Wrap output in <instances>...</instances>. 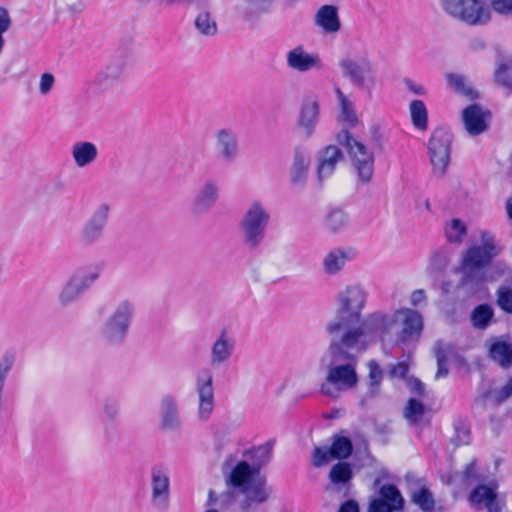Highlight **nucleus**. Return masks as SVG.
I'll return each instance as SVG.
<instances>
[{
    "label": "nucleus",
    "instance_id": "53",
    "mask_svg": "<svg viewBox=\"0 0 512 512\" xmlns=\"http://www.w3.org/2000/svg\"><path fill=\"white\" fill-rule=\"evenodd\" d=\"M488 6L493 12L499 15L512 14V0H490Z\"/></svg>",
    "mask_w": 512,
    "mask_h": 512
},
{
    "label": "nucleus",
    "instance_id": "4",
    "mask_svg": "<svg viewBox=\"0 0 512 512\" xmlns=\"http://www.w3.org/2000/svg\"><path fill=\"white\" fill-rule=\"evenodd\" d=\"M226 485L237 489L242 494L241 510L247 512L253 506L265 503L271 496L273 489L267 485L266 478L251 467L247 461H239L226 478Z\"/></svg>",
    "mask_w": 512,
    "mask_h": 512
},
{
    "label": "nucleus",
    "instance_id": "22",
    "mask_svg": "<svg viewBox=\"0 0 512 512\" xmlns=\"http://www.w3.org/2000/svg\"><path fill=\"white\" fill-rule=\"evenodd\" d=\"M159 425L165 432L181 429L182 420L176 396L165 394L161 397L159 402Z\"/></svg>",
    "mask_w": 512,
    "mask_h": 512
},
{
    "label": "nucleus",
    "instance_id": "5",
    "mask_svg": "<svg viewBox=\"0 0 512 512\" xmlns=\"http://www.w3.org/2000/svg\"><path fill=\"white\" fill-rule=\"evenodd\" d=\"M270 222L267 205L261 200L251 201L238 221V230L245 248L256 250L265 238Z\"/></svg>",
    "mask_w": 512,
    "mask_h": 512
},
{
    "label": "nucleus",
    "instance_id": "32",
    "mask_svg": "<svg viewBox=\"0 0 512 512\" xmlns=\"http://www.w3.org/2000/svg\"><path fill=\"white\" fill-rule=\"evenodd\" d=\"M336 93L340 104L339 119L345 127L344 130L356 127L359 120L356 115L353 103L344 95L340 89H337Z\"/></svg>",
    "mask_w": 512,
    "mask_h": 512
},
{
    "label": "nucleus",
    "instance_id": "34",
    "mask_svg": "<svg viewBox=\"0 0 512 512\" xmlns=\"http://www.w3.org/2000/svg\"><path fill=\"white\" fill-rule=\"evenodd\" d=\"M410 501L416 505L421 512H434L436 500L433 493L426 486L413 489L410 494Z\"/></svg>",
    "mask_w": 512,
    "mask_h": 512
},
{
    "label": "nucleus",
    "instance_id": "13",
    "mask_svg": "<svg viewBox=\"0 0 512 512\" xmlns=\"http://www.w3.org/2000/svg\"><path fill=\"white\" fill-rule=\"evenodd\" d=\"M387 318L384 325L376 327V337L388 334L395 323H401V339L404 341L408 338H419L423 330V318L421 314L409 308L397 309L393 315L384 312Z\"/></svg>",
    "mask_w": 512,
    "mask_h": 512
},
{
    "label": "nucleus",
    "instance_id": "37",
    "mask_svg": "<svg viewBox=\"0 0 512 512\" xmlns=\"http://www.w3.org/2000/svg\"><path fill=\"white\" fill-rule=\"evenodd\" d=\"M490 358L502 367H507L512 361V345L505 341H494L489 346Z\"/></svg>",
    "mask_w": 512,
    "mask_h": 512
},
{
    "label": "nucleus",
    "instance_id": "35",
    "mask_svg": "<svg viewBox=\"0 0 512 512\" xmlns=\"http://www.w3.org/2000/svg\"><path fill=\"white\" fill-rule=\"evenodd\" d=\"M449 86L454 91L462 96L467 97L470 100H474L478 97L477 91L474 89L470 80L461 74H448L446 76Z\"/></svg>",
    "mask_w": 512,
    "mask_h": 512
},
{
    "label": "nucleus",
    "instance_id": "47",
    "mask_svg": "<svg viewBox=\"0 0 512 512\" xmlns=\"http://www.w3.org/2000/svg\"><path fill=\"white\" fill-rule=\"evenodd\" d=\"M493 316V311L488 305H479L471 315V321L474 327L485 328Z\"/></svg>",
    "mask_w": 512,
    "mask_h": 512
},
{
    "label": "nucleus",
    "instance_id": "56",
    "mask_svg": "<svg viewBox=\"0 0 512 512\" xmlns=\"http://www.w3.org/2000/svg\"><path fill=\"white\" fill-rule=\"evenodd\" d=\"M452 348L448 344H444L442 342H437L434 346V353L437 362L447 361L448 356L451 353Z\"/></svg>",
    "mask_w": 512,
    "mask_h": 512
},
{
    "label": "nucleus",
    "instance_id": "48",
    "mask_svg": "<svg viewBox=\"0 0 512 512\" xmlns=\"http://www.w3.org/2000/svg\"><path fill=\"white\" fill-rule=\"evenodd\" d=\"M424 414V406L415 399H409L404 409V417L412 424L417 423Z\"/></svg>",
    "mask_w": 512,
    "mask_h": 512
},
{
    "label": "nucleus",
    "instance_id": "10",
    "mask_svg": "<svg viewBox=\"0 0 512 512\" xmlns=\"http://www.w3.org/2000/svg\"><path fill=\"white\" fill-rule=\"evenodd\" d=\"M452 133L443 127L435 129L428 141V155L432 175L443 178L451 160Z\"/></svg>",
    "mask_w": 512,
    "mask_h": 512
},
{
    "label": "nucleus",
    "instance_id": "63",
    "mask_svg": "<svg viewBox=\"0 0 512 512\" xmlns=\"http://www.w3.org/2000/svg\"><path fill=\"white\" fill-rule=\"evenodd\" d=\"M511 395H512V377L509 379L507 384L502 388L500 395H499V400L507 399Z\"/></svg>",
    "mask_w": 512,
    "mask_h": 512
},
{
    "label": "nucleus",
    "instance_id": "11",
    "mask_svg": "<svg viewBox=\"0 0 512 512\" xmlns=\"http://www.w3.org/2000/svg\"><path fill=\"white\" fill-rule=\"evenodd\" d=\"M149 502L157 512H166L170 508V469L163 463L152 465L149 470Z\"/></svg>",
    "mask_w": 512,
    "mask_h": 512
},
{
    "label": "nucleus",
    "instance_id": "31",
    "mask_svg": "<svg viewBox=\"0 0 512 512\" xmlns=\"http://www.w3.org/2000/svg\"><path fill=\"white\" fill-rule=\"evenodd\" d=\"M353 249L335 248L323 258L322 268L326 275L334 276L341 272L346 263L355 257Z\"/></svg>",
    "mask_w": 512,
    "mask_h": 512
},
{
    "label": "nucleus",
    "instance_id": "21",
    "mask_svg": "<svg viewBox=\"0 0 512 512\" xmlns=\"http://www.w3.org/2000/svg\"><path fill=\"white\" fill-rule=\"evenodd\" d=\"M288 68L299 73L321 70L323 62L317 53L308 52L302 45H297L286 53Z\"/></svg>",
    "mask_w": 512,
    "mask_h": 512
},
{
    "label": "nucleus",
    "instance_id": "64",
    "mask_svg": "<svg viewBox=\"0 0 512 512\" xmlns=\"http://www.w3.org/2000/svg\"><path fill=\"white\" fill-rule=\"evenodd\" d=\"M410 386L414 392H416L420 395L423 394L424 384L420 380H418V379L410 380Z\"/></svg>",
    "mask_w": 512,
    "mask_h": 512
},
{
    "label": "nucleus",
    "instance_id": "51",
    "mask_svg": "<svg viewBox=\"0 0 512 512\" xmlns=\"http://www.w3.org/2000/svg\"><path fill=\"white\" fill-rule=\"evenodd\" d=\"M247 11L250 15L258 16L269 11L271 0H246Z\"/></svg>",
    "mask_w": 512,
    "mask_h": 512
},
{
    "label": "nucleus",
    "instance_id": "3",
    "mask_svg": "<svg viewBox=\"0 0 512 512\" xmlns=\"http://www.w3.org/2000/svg\"><path fill=\"white\" fill-rule=\"evenodd\" d=\"M503 248L495 235L481 231L479 240L471 244L462 254L459 265L461 282L465 285H480L487 280V268Z\"/></svg>",
    "mask_w": 512,
    "mask_h": 512
},
{
    "label": "nucleus",
    "instance_id": "54",
    "mask_svg": "<svg viewBox=\"0 0 512 512\" xmlns=\"http://www.w3.org/2000/svg\"><path fill=\"white\" fill-rule=\"evenodd\" d=\"M103 412L108 419H115L120 412V405L117 399L107 397L103 400Z\"/></svg>",
    "mask_w": 512,
    "mask_h": 512
},
{
    "label": "nucleus",
    "instance_id": "49",
    "mask_svg": "<svg viewBox=\"0 0 512 512\" xmlns=\"http://www.w3.org/2000/svg\"><path fill=\"white\" fill-rule=\"evenodd\" d=\"M497 304L506 313H512V289L500 287L497 291Z\"/></svg>",
    "mask_w": 512,
    "mask_h": 512
},
{
    "label": "nucleus",
    "instance_id": "50",
    "mask_svg": "<svg viewBox=\"0 0 512 512\" xmlns=\"http://www.w3.org/2000/svg\"><path fill=\"white\" fill-rule=\"evenodd\" d=\"M448 264V255L442 249L435 250L429 258V268L433 271H441Z\"/></svg>",
    "mask_w": 512,
    "mask_h": 512
},
{
    "label": "nucleus",
    "instance_id": "17",
    "mask_svg": "<svg viewBox=\"0 0 512 512\" xmlns=\"http://www.w3.org/2000/svg\"><path fill=\"white\" fill-rule=\"evenodd\" d=\"M353 445L349 438L334 435L331 447H316L312 454L313 466L319 468L329 463L331 459L343 460L350 457Z\"/></svg>",
    "mask_w": 512,
    "mask_h": 512
},
{
    "label": "nucleus",
    "instance_id": "41",
    "mask_svg": "<svg viewBox=\"0 0 512 512\" xmlns=\"http://www.w3.org/2000/svg\"><path fill=\"white\" fill-rule=\"evenodd\" d=\"M352 478V468L349 463L340 461L329 472V479L334 485H347Z\"/></svg>",
    "mask_w": 512,
    "mask_h": 512
},
{
    "label": "nucleus",
    "instance_id": "52",
    "mask_svg": "<svg viewBox=\"0 0 512 512\" xmlns=\"http://www.w3.org/2000/svg\"><path fill=\"white\" fill-rule=\"evenodd\" d=\"M11 26V18L6 8L0 7V56L3 53L5 46L4 34Z\"/></svg>",
    "mask_w": 512,
    "mask_h": 512
},
{
    "label": "nucleus",
    "instance_id": "9",
    "mask_svg": "<svg viewBox=\"0 0 512 512\" xmlns=\"http://www.w3.org/2000/svg\"><path fill=\"white\" fill-rule=\"evenodd\" d=\"M102 268L90 265L74 271L61 287L57 295V304L66 308L75 304L100 278Z\"/></svg>",
    "mask_w": 512,
    "mask_h": 512
},
{
    "label": "nucleus",
    "instance_id": "60",
    "mask_svg": "<svg viewBox=\"0 0 512 512\" xmlns=\"http://www.w3.org/2000/svg\"><path fill=\"white\" fill-rule=\"evenodd\" d=\"M405 84H406L408 90L411 91L415 95H424L426 92L425 88L419 83H415L413 81L407 80L405 82Z\"/></svg>",
    "mask_w": 512,
    "mask_h": 512
},
{
    "label": "nucleus",
    "instance_id": "2",
    "mask_svg": "<svg viewBox=\"0 0 512 512\" xmlns=\"http://www.w3.org/2000/svg\"><path fill=\"white\" fill-rule=\"evenodd\" d=\"M329 346L319 359V369L325 373L320 392L337 399L346 391L354 389L359 381L356 371L358 354L372 343L358 341L354 335L344 338L329 337Z\"/></svg>",
    "mask_w": 512,
    "mask_h": 512
},
{
    "label": "nucleus",
    "instance_id": "30",
    "mask_svg": "<svg viewBox=\"0 0 512 512\" xmlns=\"http://www.w3.org/2000/svg\"><path fill=\"white\" fill-rule=\"evenodd\" d=\"M70 154L74 165L79 169H83L96 162L99 151L95 143L81 140L71 145Z\"/></svg>",
    "mask_w": 512,
    "mask_h": 512
},
{
    "label": "nucleus",
    "instance_id": "28",
    "mask_svg": "<svg viewBox=\"0 0 512 512\" xmlns=\"http://www.w3.org/2000/svg\"><path fill=\"white\" fill-rule=\"evenodd\" d=\"M495 490L496 487L479 485L471 492L469 501L478 510L487 509L488 512H501L502 507L497 501Z\"/></svg>",
    "mask_w": 512,
    "mask_h": 512
},
{
    "label": "nucleus",
    "instance_id": "14",
    "mask_svg": "<svg viewBox=\"0 0 512 512\" xmlns=\"http://www.w3.org/2000/svg\"><path fill=\"white\" fill-rule=\"evenodd\" d=\"M111 212L108 202L97 204L89 215L80 231V242L84 246H91L99 242L104 236Z\"/></svg>",
    "mask_w": 512,
    "mask_h": 512
},
{
    "label": "nucleus",
    "instance_id": "15",
    "mask_svg": "<svg viewBox=\"0 0 512 512\" xmlns=\"http://www.w3.org/2000/svg\"><path fill=\"white\" fill-rule=\"evenodd\" d=\"M195 390L197 394V419L207 422L215 408L213 375L208 369H203L196 376Z\"/></svg>",
    "mask_w": 512,
    "mask_h": 512
},
{
    "label": "nucleus",
    "instance_id": "33",
    "mask_svg": "<svg viewBox=\"0 0 512 512\" xmlns=\"http://www.w3.org/2000/svg\"><path fill=\"white\" fill-rule=\"evenodd\" d=\"M15 365V355L12 352H5L0 357V412L5 404V390L9 376Z\"/></svg>",
    "mask_w": 512,
    "mask_h": 512
},
{
    "label": "nucleus",
    "instance_id": "27",
    "mask_svg": "<svg viewBox=\"0 0 512 512\" xmlns=\"http://www.w3.org/2000/svg\"><path fill=\"white\" fill-rule=\"evenodd\" d=\"M215 148L222 160L232 162L238 155L236 134L229 128L218 129L214 134Z\"/></svg>",
    "mask_w": 512,
    "mask_h": 512
},
{
    "label": "nucleus",
    "instance_id": "57",
    "mask_svg": "<svg viewBox=\"0 0 512 512\" xmlns=\"http://www.w3.org/2000/svg\"><path fill=\"white\" fill-rule=\"evenodd\" d=\"M493 269L497 277H503L506 281L512 280V270L505 263L497 262Z\"/></svg>",
    "mask_w": 512,
    "mask_h": 512
},
{
    "label": "nucleus",
    "instance_id": "46",
    "mask_svg": "<svg viewBox=\"0 0 512 512\" xmlns=\"http://www.w3.org/2000/svg\"><path fill=\"white\" fill-rule=\"evenodd\" d=\"M369 369L368 379H369V393L371 395H375L378 390L380 383L383 379V370L375 360H370L367 364Z\"/></svg>",
    "mask_w": 512,
    "mask_h": 512
},
{
    "label": "nucleus",
    "instance_id": "38",
    "mask_svg": "<svg viewBox=\"0 0 512 512\" xmlns=\"http://www.w3.org/2000/svg\"><path fill=\"white\" fill-rule=\"evenodd\" d=\"M348 224L349 216L340 208L331 209L324 218V227L332 233L344 230Z\"/></svg>",
    "mask_w": 512,
    "mask_h": 512
},
{
    "label": "nucleus",
    "instance_id": "29",
    "mask_svg": "<svg viewBox=\"0 0 512 512\" xmlns=\"http://www.w3.org/2000/svg\"><path fill=\"white\" fill-rule=\"evenodd\" d=\"M314 24L326 34H336L341 29L338 8L335 5H322L314 15Z\"/></svg>",
    "mask_w": 512,
    "mask_h": 512
},
{
    "label": "nucleus",
    "instance_id": "8",
    "mask_svg": "<svg viewBox=\"0 0 512 512\" xmlns=\"http://www.w3.org/2000/svg\"><path fill=\"white\" fill-rule=\"evenodd\" d=\"M443 12L455 21L468 26H485L492 13L484 0H439Z\"/></svg>",
    "mask_w": 512,
    "mask_h": 512
},
{
    "label": "nucleus",
    "instance_id": "24",
    "mask_svg": "<svg viewBox=\"0 0 512 512\" xmlns=\"http://www.w3.org/2000/svg\"><path fill=\"white\" fill-rule=\"evenodd\" d=\"M220 196V186L216 180L205 181L198 189L191 209L195 215L208 213L217 203Z\"/></svg>",
    "mask_w": 512,
    "mask_h": 512
},
{
    "label": "nucleus",
    "instance_id": "6",
    "mask_svg": "<svg viewBox=\"0 0 512 512\" xmlns=\"http://www.w3.org/2000/svg\"><path fill=\"white\" fill-rule=\"evenodd\" d=\"M336 140L346 150L351 168L357 177V183L370 184L375 164L373 150L363 141L353 137L347 130H341L336 135Z\"/></svg>",
    "mask_w": 512,
    "mask_h": 512
},
{
    "label": "nucleus",
    "instance_id": "26",
    "mask_svg": "<svg viewBox=\"0 0 512 512\" xmlns=\"http://www.w3.org/2000/svg\"><path fill=\"white\" fill-rule=\"evenodd\" d=\"M310 153L307 149L297 146L294 149L293 161L290 168V182L295 187H303L308 178Z\"/></svg>",
    "mask_w": 512,
    "mask_h": 512
},
{
    "label": "nucleus",
    "instance_id": "18",
    "mask_svg": "<svg viewBox=\"0 0 512 512\" xmlns=\"http://www.w3.org/2000/svg\"><path fill=\"white\" fill-rule=\"evenodd\" d=\"M461 119L464 130L470 136L485 133L491 124L492 114L478 104H470L462 110Z\"/></svg>",
    "mask_w": 512,
    "mask_h": 512
},
{
    "label": "nucleus",
    "instance_id": "19",
    "mask_svg": "<svg viewBox=\"0 0 512 512\" xmlns=\"http://www.w3.org/2000/svg\"><path fill=\"white\" fill-rule=\"evenodd\" d=\"M405 500L400 490L392 484H384L378 497L372 499L367 512H398L404 509Z\"/></svg>",
    "mask_w": 512,
    "mask_h": 512
},
{
    "label": "nucleus",
    "instance_id": "20",
    "mask_svg": "<svg viewBox=\"0 0 512 512\" xmlns=\"http://www.w3.org/2000/svg\"><path fill=\"white\" fill-rule=\"evenodd\" d=\"M128 65V57L125 54L113 56L95 76L93 85L101 90L111 88L122 76Z\"/></svg>",
    "mask_w": 512,
    "mask_h": 512
},
{
    "label": "nucleus",
    "instance_id": "23",
    "mask_svg": "<svg viewBox=\"0 0 512 512\" xmlns=\"http://www.w3.org/2000/svg\"><path fill=\"white\" fill-rule=\"evenodd\" d=\"M236 340L227 331L222 330L212 341L209 361L214 368L227 364L234 354Z\"/></svg>",
    "mask_w": 512,
    "mask_h": 512
},
{
    "label": "nucleus",
    "instance_id": "45",
    "mask_svg": "<svg viewBox=\"0 0 512 512\" xmlns=\"http://www.w3.org/2000/svg\"><path fill=\"white\" fill-rule=\"evenodd\" d=\"M194 24L197 31L204 36H214L217 33V23L207 11L200 12Z\"/></svg>",
    "mask_w": 512,
    "mask_h": 512
},
{
    "label": "nucleus",
    "instance_id": "16",
    "mask_svg": "<svg viewBox=\"0 0 512 512\" xmlns=\"http://www.w3.org/2000/svg\"><path fill=\"white\" fill-rule=\"evenodd\" d=\"M320 122V99L315 94L303 96L299 108L297 127L304 138H310Z\"/></svg>",
    "mask_w": 512,
    "mask_h": 512
},
{
    "label": "nucleus",
    "instance_id": "12",
    "mask_svg": "<svg viewBox=\"0 0 512 512\" xmlns=\"http://www.w3.org/2000/svg\"><path fill=\"white\" fill-rule=\"evenodd\" d=\"M342 75L359 89L371 91L376 83V72L368 57L353 58L347 56L340 60Z\"/></svg>",
    "mask_w": 512,
    "mask_h": 512
},
{
    "label": "nucleus",
    "instance_id": "1",
    "mask_svg": "<svg viewBox=\"0 0 512 512\" xmlns=\"http://www.w3.org/2000/svg\"><path fill=\"white\" fill-rule=\"evenodd\" d=\"M368 295L367 289L360 284L346 285L336 294L335 316L325 326L329 337L344 338L352 334L358 341H376V327L384 325L387 318L382 311L363 316Z\"/></svg>",
    "mask_w": 512,
    "mask_h": 512
},
{
    "label": "nucleus",
    "instance_id": "42",
    "mask_svg": "<svg viewBox=\"0 0 512 512\" xmlns=\"http://www.w3.org/2000/svg\"><path fill=\"white\" fill-rule=\"evenodd\" d=\"M495 81L508 93H512V59H506L499 64L495 71Z\"/></svg>",
    "mask_w": 512,
    "mask_h": 512
},
{
    "label": "nucleus",
    "instance_id": "44",
    "mask_svg": "<svg viewBox=\"0 0 512 512\" xmlns=\"http://www.w3.org/2000/svg\"><path fill=\"white\" fill-rule=\"evenodd\" d=\"M54 9L57 14L75 16L85 8V0H53Z\"/></svg>",
    "mask_w": 512,
    "mask_h": 512
},
{
    "label": "nucleus",
    "instance_id": "55",
    "mask_svg": "<svg viewBox=\"0 0 512 512\" xmlns=\"http://www.w3.org/2000/svg\"><path fill=\"white\" fill-rule=\"evenodd\" d=\"M55 85V77L52 73L45 72L41 74L39 79V94L42 96L48 95Z\"/></svg>",
    "mask_w": 512,
    "mask_h": 512
},
{
    "label": "nucleus",
    "instance_id": "59",
    "mask_svg": "<svg viewBox=\"0 0 512 512\" xmlns=\"http://www.w3.org/2000/svg\"><path fill=\"white\" fill-rule=\"evenodd\" d=\"M426 298L424 290H415L411 293L410 296V303L413 306L419 305L421 302H423Z\"/></svg>",
    "mask_w": 512,
    "mask_h": 512
},
{
    "label": "nucleus",
    "instance_id": "43",
    "mask_svg": "<svg viewBox=\"0 0 512 512\" xmlns=\"http://www.w3.org/2000/svg\"><path fill=\"white\" fill-rule=\"evenodd\" d=\"M445 236L450 243H461L467 234L465 223L459 219H452L445 224Z\"/></svg>",
    "mask_w": 512,
    "mask_h": 512
},
{
    "label": "nucleus",
    "instance_id": "7",
    "mask_svg": "<svg viewBox=\"0 0 512 512\" xmlns=\"http://www.w3.org/2000/svg\"><path fill=\"white\" fill-rule=\"evenodd\" d=\"M134 312V304L130 300L119 301L99 327V338L109 346L121 345L129 333Z\"/></svg>",
    "mask_w": 512,
    "mask_h": 512
},
{
    "label": "nucleus",
    "instance_id": "40",
    "mask_svg": "<svg viewBox=\"0 0 512 512\" xmlns=\"http://www.w3.org/2000/svg\"><path fill=\"white\" fill-rule=\"evenodd\" d=\"M411 121L415 128L426 130L428 126V112L422 100H413L409 105Z\"/></svg>",
    "mask_w": 512,
    "mask_h": 512
},
{
    "label": "nucleus",
    "instance_id": "61",
    "mask_svg": "<svg viewBox=\"0 0 512 512\" xmlns=\"http://www.w3.org/2000/svg\"><path fill=\"white\" fill-rule=\"evenodd\" d=\"M338 512H359V506L354 500H348L340 506Z\"/></svg>",
    "mask_w": 512,
    "mask_h": 512
},
{
    "label": "nucleus",
    "instance_id": "58",
    "mask_svg": "<svg viewBox=\"0 0 512 512\" xmlns=\"http://www.w3.org/2000/svg\"><path fill=\"white\" fill-rule=\"evenodd\" d=\"M408 372V364L406 362H399L393 365L389 371L391 377L403 378Z\"/></svg>",
    "mask_w": 512,
    "mask_h": 512
},
{
    "label": "nucleus",
    "instance_id": "25",
    "mask_svg": "<svg viewBox=\"0 0 512 512\" xmlns=\"http://www.w3.org/2000/svg\"><path fill=\"white\" fill-rule=\"evenodd\" d=\"M343 159V153L335 145H328L319 152L317 158V181L322 185L324 181L330 178L340 161Z\"/></svg>",
    "mask_w": 512,
    "mask_h": 512
},
{
    "label": "nucleus",
    "instance_id": "62",
    "mask_svg": "<svg viewBox=\"0 0 512 512\" xmlns=\"http://www.w3.org/2000/svg\"><path fill=\"white\" fill-rule=\"evenodd\" d=\"M449 373L447 367V361L437 362V372L435 374V379L445 378Z\"/></svg>",
    "mask_w": 512,
    "mask_h": 512
},
{
    "label": "nucleus",
    "instance_id": "36",
    "mask_svg": "<svg viewBox=\"0 0 512 512\" xmlns=\"http://www.w3.org/2000/svg\"><path fill=\"white\" fill-rule=\"evenodd\" d=\"M449 86L454 91L462 96L467 97L470 100H474L478 97L477 91L474 89L470 80L461 74H448L446 76Z\"/></svg>",
    "mask_w": 512,
    "mask_h": 512
},
{
    "label": "nucleus",
    "instance_id": "39",
    "mask_svg": "<svg viewBox=\"0 0 512 512\" xmlns=\"http://www.w3.org/2000/svg\"><path fill=\"white\" fill-rule=\"evenodd\" d=\"M272 450L273 444L271 442L252 448L248 452L252 461L250 466L257 467V471L260 472L261 468L270 462Z\"/></svg>",
    "mask_w": 512,
    "mask_h": 512
}]
</instances>
